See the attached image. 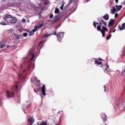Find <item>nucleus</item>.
Segmentation results:
<instances>
[{
	"mask_svg": "<svg viewBox=\"0 0 125 125\" xmlns=\"http://www.w3.org/2000/svg\"><path fill=\"white\" fill-rule=\"evenodd\" d=\"M104 91H105V92H106V86H105V85H104Z\"/></svg>",
	"mask_w": 125,
	"mask_h": 125,
	"instance_id": "obj_36",
	"label": "nucleus"
},
{
	"mask_svg": "<svg viewBox=\"0 0 125 125\" xmlns=\"http://www.w3.org/2000/svg\"><path fill=\"white\" fill-rule=\"evenodd\" d=\"M112 37V34H110V33H109V35L108 36H106V40L107 41H108V40H109L110 38Z\"/></svg>",
	"mask_w": 125,
	"mask_h": 125,
	"instance_id": "obj_19",
	"label": "nucleus"
},
{
	"mask_svg": "<svg viewBox=\"0 0 125 125\" xmlns=\"http://www.w3.org/2000/svg\"><path fill=\"white\" fill-rule=\"evenodd\" d=\"M59 11H60V10H59V9L58 8H55V14H57V13H58L59 12Z\"/></svg>",
	"mask_w": 125,
	"mask_h": 125,
	"instance_id": "obj_18",
	"label": "nucleus"
},
{
	"mask_svg": "<svg viewBox=\"0 0 125 125\" xmlns=\"http://www.w3.org/2000/svg\"><path fill=\"white\" fill-rule=\"evenodd\" d=\"M13 90L17 91V90H18V86L17 85H14L11 88V90L6 91V97L8 98H13L15 94L14 91Z\"/></svg>",
	"mask_w": 125,
	"mask_h": 125,
	"instance_id": "obj_2",
	"label": "nucleus"
},
{
	"mask_svg": "<svg viewBox=\"0 0 125 125\" xmlns=\"http://www.w3.org/2000/svg\"><path fill=\"white\" fill-rule=\"evenodd\" d=\"M0 24H1V25H3V26H5V25H6V23H5L4 21L1 22Z\"/></svg>",
	"mask_w": 125,
	"mask_h": 125,
	"instance_id": "obj_23",
	"label": "nucleus"
},
{
	"mask_svg": "<svg viewBox=\"0 0 125 125\" xmlns=\"http://www.w3.org/2000/svg\"><path fill=\"white\" fill-rule=\"evenodd\" d=\"M103 19H104V20H105V21H108V20H109V15L106 14L104 15L103 16Z\"/></svg>",
	"mask_w": 125,
	"mask_h": 125,
	"instance_id": "obj_13",
	"label": "nucleus"
},
{
	"mask_svg": "<svg viewBox=\"0 0 125 125\" xmlns=\"http://www.w3.org/2000/svg\"><path fill=\"white\" fill-rule=\"evenodd\" d=\"M41 90H42V95H43V96H45L46 94H45V85H42Z\"/></svg>",
	"mask_w": 125,
	"mask_h": 125,
	"instance_id": "obj_6",
	"label": "nucleus"
},
{
	"mask_svg": "<svg viewBox=\"0 0 125 125\" xmlns=\"http://www.w3.org/2000/svg\"><path fill=\"white\" fill-rule=\"evenodd\" d=\"M114 23H115V20H114L113 19H111L108 22V26L109 27H111V26H112V25H113Z\"/></svg>",
	"mask_w": 125,
	"mask_h": 125,
	"instance_id": "obj_9",
	"label": "nucleus"
},
{
	"mask_svg": "<svg viewBox=\"0 0 125 125\" xmlns=\"http://www.w3.org/2000/svg\"><path fill=\"white\" fill-rule=\"evenodd\" d=\"M34 31H31L29 33V36H33L34 35Z\"/></svg>",
	"mask_w": 125,
	"mask_h": 125,
	"instance_id": "obj_27",
	"label": "nucleus"
},
{
	"mask_svg": "<svg viewBox=\"0 0 125 125\" xmlns=\"http://www.w3.org/2000/svg\"><path fill=\"white\" fill-rule=\"evenodd\" d=\"M115 7L116 8V11L117 12H119L121 9H122V8L123 7V5H121L118 6V5H116L115 6Z\"/></svg>",
	"mask_w": 125,
	"mask_h": 125,
	"instance_id": "obj_8",
	"label": "nucleus"
},
{
	"mask_svg": "<svg viewBox=\"0 0 125 125\" xmlns=\"http://www.w3.org/2000/svg\"><path fill=\"white\" fill-rule=\"evenodd\" d=\"M102 118L104 122H106L107 121V116H106V115L104 114L102 116Z\"/></svg>",
	"mask_w": 125,
	"mask_h": 125,
	"instance_id": "obj_17",
	"label": "nucleus"
},
{
	"mask_svg": "<svg viewBox=\"0 0 125 125\" xmlns=\"http://www.w3.org/2000/svg\"><path fill=\"white\" fill-rule=\"evenodd\" d=\"M78 0H74V2H77Z\"/></svg>",
	"mask_w": 125,
	"mask_h": 125,
	"instance_id": "obj_39",
	"label": "nucleus"
},
{
	"mask_svg": "<svg viewBox=\"0 0 125 125\" xmlns=\"http://www.w3.org/2000/svg\"><path fill=\"white\" fill-rule=\"evenodd\" d=\"M52 35H54V36H56L57 34H56V31H55L54 32V33L50 34H48V35H46L44 36V38H46L47 37H49L50 36H52Z\"/></svg>",
	"mask_w": 125,
	"mask_h": 125,
	"instance_id": "obj_14",
	"label": "nucleus"
},
{
	"mask_svg": "<svg viewBox=\"0 0 125 125\" xmlns=\"http://www.w3.org/2000/svg\"><path fill=\"white\" fill-rule=\"evenodd\" d=\"M28 123H30L29 125H32L35 123V119L33 117H31L28 119Z\"/></svg>",
	"mask_w": 125,
	"mask_h": 125,
	"instance_id": "obj_5",
	"label": "nucleus"
},
{
	"mask_svg": "<svg viewBox=\"0 0 125 125\" xmlns=\"http://www.w3.org/2000/svg\"><path fill=\"white\" fill-rule=\"evenodd\" d=\"M119 30L120 31H123V30H125V23H123L122 26H119Z\"/></svg>",
	"mask_w": 125,
	"mask_h": 125,
	"instance_id": "obj_10",
	"label": "nucleus"
},
{
	"mask_svg": "<svg viewBox=\"0 0 125 125\" xmlns=\"http://www.w3.org/2000/svg\"><path fill=\"white\" fill-rule=\"evenodd\" d=\"M101 61H102V59H98L95 61V64L97 65H102V62H101Z\"/></svg>",
	"mask_w": 125,
	"mask_h": 125,
	"instance_id": "obj_7",
	"label": "nucleus"
},
{
	"mask_svg": "<svg viewBox=\"0 0 125 125\" xmlns=\"http://www.w3.org/2000/svg\"><path fill=\"white\" fill-rule=\"evenodd\" d=\"M10 18H12L9 19ZM3 19L5 22L9 24H15L17 22V20L16 18H12V16L7 14L4 16Z\"/></svg>",
	"mask_w": 125,
	"mask_h": 125,
	"instance_id": "obj_3",
	"label": "nucleus"
},
{
	"mask_svg": "<svg viewBox=\"0 0 125 125\" xmlns=\"http://www.w3.org/2000/svg\"><path fill=\"white\" fill-rule=\"evenodd\" d=\"M116 8L115 7H113L111 10V14H115V12H116Z\"/></svg>",
	"mask_w": 125,
	"mask_h": 125,
	"instance_id": "obj_16",
	"label": "nucleus"
},
{
	"mask_svg": "<svg viewBox=\"0 0 125 125\" xmlns=\"http://www.w3.org/2000/svg\"><path fill=\"white\" fill-rule=\"evenodd\" d=\"M62 6L60 7L61 10H63V7H64V1L62 2Z\"/></svg>",
	"mask_w": 125,
	"mask_h": 125,
	"instance_id": "obj_21",
	"label": "nucleus"
},
{
	"mask_svg": "<svg viewBox=\"0 0 125 125\" xmlns=\"http://www.w3.org/2000/svg\"><path fill=\"white\" fill-rule=\"evenodd\" d=\"M5 45H6L5 44H1L0 45V48H3V47H4Z\"/></svg>",
	"mask_w": 125,
	"mask_h": 125,
	"instance_id": "obj_24",
	"label": "nucleus"
},
{
	"mask_svg": "<svg viewBox=\"0 0 125 125\" xmlns=\"http://www.w3.org/2000/svg\"><path fill=\"white\" fill-rule=\"evenodd\" d=\"M15 37H16V40H19V39L20 38V36H19V35H15Z\"/></svg>",
	"mask_w": 125,
	"mask_h": 125,
	"instance_id": "obj_26",
	"label": "nucleus"
},
{
	"mask_svg": "<svg viewBox=\"0 0 125 125\" xmlns=\"http://www.w3.org/2000/svg\"><path fill=\"white\" fill-rule=\"evenodd\" d=\"M35 92H37V91H36V90H35Z\"/></svg>",
	"mask_w": 125,
	"mask_h": 125,
	"instance_id": "obj_42",
	"label": "nucleus"
},
{
	"mask_svg": "<svg viewBox=\"0 0 125 125\" xmlns=\"http://www.w3.org/2000/svg\"><path fill=\"white\" fill-rule=\"evenodd\" d=\"M96 24H97V25H100V24L98 22H96Z\"/></svg>",
	"mask_w": 125,
	"mask_h": 125,
	"instance_id": "obj_40",
	"label": "nucleus"
},
{
	"mask_svg": "<svg viewBox=\"0 0 125 125\" xmlns=\"http://www.w3.org/2000/svg\"><path fill=\"white\" fill-rule=\"evenodd\" d=\"M27 125H30V124H27Z\"/></svg>",
	"mask_w": 125,
	"mask_h": 125,
	"instance_id": "obj_44",
	"label": "nucleus"
},
{
	"mask_svg": "<svg viewBox=\"0 0 125 125\" xmlns=\"http://www.w3.org/2000/svg\"><path fill=\"white\" fill-rule=\"evenodd\" d=\"M106 68L105 70H104L105 73H106V74H108L109 73V65L108 64H105Z\"/></svg>",
	"mask_w": 125,
	"mask_h": 125,
	"instance_id": "obj_15",
	"label": "nucleus"
},
{
	"mask_svg": "<svg viewBox=\"0 0 125 125\" xmlns=\"http://www.w3.org/2000/svg\"><path fill=\"white\" fill-rule=\"evenodd\" d=\"M93 26L94 28H96V22H95V21L93 22Z\"/></svg>",
	"mask_w": 125,
	"mask_h": 125,
	"instance_id": "obj_29",
	"label": "nucleus"
},
{
	"mask_svg": "<svg viewBox=\"0 0 125 125\" xmlns=\"http://www.w3.org/2000/svg\"><path fill=\"white\" fill-rule=\"evenodd\" d=\"M43 25V21H40L38 25H37V27L38 28V29H41V28H42V27Z\"/></svg>",
	"mask_w": 125,
	"mask_h": 125,
	"instance_id": "obj_12",
	"label": "nucleus"
},
{
	"mask_svg": "<svg viewBox=\"0 0 125 125\" xmlns=\"http://www.w3.org/2000/svg\"><path fill=\"white\" fill-rule=\"evenodd\" d=\"M64 37V32H60L57 35L58 40H62Z\"/></svg>",
	"mask_w": 125,
	"mask_h": 125,
	"instance_id": "obj_4",
	"label": "nucleus"
},
{
	"mask_svg": "<svg viewBox=\"0 0 125 125\" xmlns=\"http://www.w3.org/2000/svg\"><path fill=\"white\" fill-rule=\"evenodd\" d=\"M23 37H27V36H28V33H23Z\"/></svg>",
	"mask_w": 125,
	"mask_h": 125,
	"instance_id": "obj_28",
	"label": "nucleus"
},
{
	"mask_svg": "<svg viewBox=\"0 0 125 125\" xmlns=\"http://www.w3.org/2000/svg\"><path fill=\"white\" fill-rule=\"evenodd\" d=\"M58 20H59V19H54V20L52 21V23H53V24L56 23Z\"/></svg>",
	"mask_w": 125,
	"mask_h": 125,
	"instance_id": "obj_22",
	"label": "nucleus"
},
{
	"mask_svg": "<svg viewBox=\"0 0 125 125\" xmlns=\"http://www.w3.org/2000/svg\"><path fill=\"white\" fill-rule=\"evenodd\" d=\"M7 48H8V47H9V46H7Z\"/></svg>",
	"mask_w": 125,
	"mask_h": 125,
	"instance_id": "obj_41",
	"label": "nucleus"
},
{
	"mask_svg": "<svg viewBox=\"0 0 125 125\" xmlns=\"http://www.w3.org/2000/svg\"><path fill=\"white\" fill-rule=\"evenodd\" d=\"M55 125H58V124H56Z\"/></svg>",
	"mask_w": 125,
	"mask_h": 125,
	"instance_id": "obj_43",
	"label": "nucleus"
},
{
	"mask_svg": "<svg viewBox=\"0 0 125 125\" xmlns=\"http://www.w3.org/2000/svg\"><path fill=\"white\" fill-rule=\"evenodd\" d=\"M73 0H69L68 2L69 4H71L73 2Z\"/></svg>",
	"mask_w": 125,
	"mask_h": 125,
	"instance_id": "obj_30",
	"label": "nucleus"
},
{
	"mask_svg": "<svg viewBox=\"0 0 125 125\" xmlns=\"http://www.w3.org/2000/svg\"><path fill=\"white\" fill-rule=\"evenodd\" d=\"M2 105V103L1 102H0V106Z\"/></svg>",
	"mask_w": 125,
	"mask_h": 125,
	"instance_id": "obj_38",
	"label": "nucleus"
},
{
	"mask_svg": "<svg viewBox=\"0 0 125 125\" xmlns=\"http://www.w3.org/2000/svg\"><path fill=\"white\" fill-rule=\"evenodd\" d=\"M37 30H38V26H35L34 27V29L33 30V32L35 33V32H37Z\"/></svg>",
	"mask_w": 125,
	"mask_h": 125,
	"instance_id": "obj_20",
	"label": "nucleus"
},
{
	"mask_svg": "<svg viewBox=\"0 0 125 125\" xmlns=\"http://www.w3.org/2000/svg\"><path fill=\"white\" fill-rule=\"evenodd\" d=\"M115 29V27L113 28V30L112 31L113 33H115L116 32V29Z\"/></svg>",
	"mask_w": 125,
	"mask_h": 125,
	"instance_id": "obj_35",
	"label": "nucleus"
},
{
	"mask_svg": "<svg viewBox=\"0 0 125 125\" xmlns=\"http://www.w3.org/2000/svg\"><path fill=\"white\" fill-rule=\"evenodd\" d=\"M53 17V15L51 14L50 16V19H52Z\"/></svg>",
	"mask_w": 125,
	"mask_h": 125,
	"instance_id": "obj_34",
	"label": "nucleus"
},
{
	"mask_svg": "<svg viewBox=\"0 0 125 125\" xmlns=\"http://www.w3.org/2000/svg\"><path fill=\"white\" fill-rule=\"evenodd\" d=\"M22 23H25L26 22V20H25V19H23L22 20Z\"/></svg>",
	"mask_w": 125,
	"mask_h": 125,
	"instance_id": "obj_31",
	"label": "nucleus"
},
{
	"mask_svg": "<svg viewBox=\"0 0 125 125\" xmlns=\"http://www.w3.org/2000/svg\"><path fill=\"white\" fill-rule=\"evenodd\" d=\"M115 2L118 3V2H119V0H115Z\"/></svg>",
	"mask_w": 125,
	"mask_h": 125,
	"instance_id": "obj_37",
	"label": "nucleus"
},
{
	"mask_svg": "<svg viewBox=\"0 0 125 125\" xmlns=\"http://www.w3.org/2000/svg\"><path fill=\"white\" fill-rule=\"evenodd\" d=\"M68 7H69V5H66L64 7V8H65V9H67V8Z\"/></svg>",
	"mask_w": 125,
	"mask_h": 125,
	"instance_id": "obj_33",
	"label": "nucleus"
},
{
	"mask_svg": "<svg viewBox=\"0 0 125 125\" xmlns=\"http://www.w3.org/2000/svg\"><path fill=\"white\" fill-rule=\"evenodd\" d=\"M119 14L118 13H116L115 15V18H117V16H118Z\"/></svg>",
	"mask_w": 125,
	"mask_h": 125,
	"instance_id": "obj_32",
	"label": "nucleus"
},
{
	"mask_svg": "<svg viewBox=\"0 0 125 125\" xmlns=\"http://www.w3.org/2000/svg\"><path fill=\"white\" fill-rule=\"evenodd\" d=\"M99 25L97 26V30L101 32L102 34V36L103 38H104L105 32H108L107 27L104 26H107V22L103 20V19H101L99 21ZM102 25H104V26H102Z\"/></svg>",
	"mask_w": 125,
	"mask_h": 125,
	"instance_id": "obj_1",
	"label": "nucleus"
},
{
	"mask_svg": "<svg viewBox=\"0 0 125 125\" xmlns=\"http://www.w3.org/2000/svg\"><path fill=\"white\" fill-rule=\"evenodd\" d=\"M25 71L26 70H23L22 71V70H20V71L18 73V75L19 76V77H21L22 75H23V73H25Z\"/></svg>",
	"mask_w": 125,
	"mask_h": 125,
	"instance_id": "obj_11",
	"label": "nucleus"
},
{
	"mask_svg": "<svg viewBox=\"0 0 125 125\" xmlns=\"http://www.w3.org/2000/svg\"><path fill=\"white\" fill-rule=\"evenodd\" d=\"M31 56H32V58L30 59V60H33L34 58L35 57V55L33 54H31Z\"/></svg>",
	"mask_w": 125,
	"mask_h": 125,
	"instance_id": "obj_25",
	"label": "nucleus"
}]
</instances>
